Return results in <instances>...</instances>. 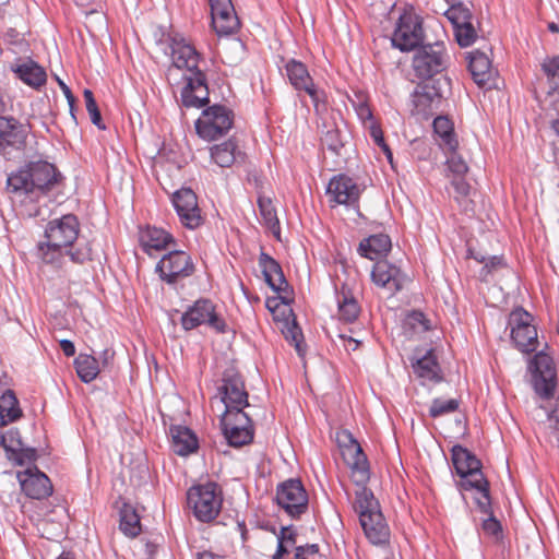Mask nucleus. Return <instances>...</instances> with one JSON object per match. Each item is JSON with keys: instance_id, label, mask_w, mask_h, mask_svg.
Wrapping results in <instances>:
<instances>
[{"instance_id": "1", "label": "nucleus", "mask_w": 559, "mask_h": 559, "mask_svg": "<svg viewBox=\"0 0 559 559\" xmlns=\"http://www.w3.org/2000/svg\"><path fill=\"white\" fill-rule=\"evenodd\" d=\"M171 51L173 67L185 69V85L180 92L181 105L186 108H202L209 102L206 74L199 68L201 53L181 34H168L166 38Z\"/></svg>"}, {"instance_id": "2", "label": "nucleus", "mask_w": 559, "mask_h": 559, "mask_svg": "<svg viewBox=\"0 0 559 559\" xmlns=\"http://www.w3.org/2000/svg\"><path fill=\"white\" fill-rule=\"evenodd\" d=\"M61 179L56 166L47 160H31L7 179L8 191L15 197H29L32 200L52 190Z\"/></svg>"}, {"instance_id": "3", "label": "nucleus", "mask_w": 559, "mask_h": 559, "mask_svg": "<svg viewBox=\"0 0 559 559\" xmlns=\"http://www.w3.org/2000/svg\"><path fill=\"white\" fill-rule=\"evenodd\" d=\"M35 257L41 270L49 267L55 272L68 276L67 258L73 264L84 265L93 261V249L90 241H79L76 248L67 249L44 240L36 245Z\"/></svg>"}, {"instance_id": "4", "label": "nucleus", "mask_w": 559, "mask_h": 559, "mask_svg": "<svg viewBox=\"0 0 559 559\" xmlns=\"http://www.w3.org/2000/svg\"><path fill=\"white\" fill-rule=\"evenodd\" d=\"M354 508L366 537L373 545H382L389 539V527L380 510V504L369 488L357 489Z\"/></svg>"}, {"instance_id": "5", "label": "nucleus", "mask_w": 559, "mask_h": 559, "mask_svg": "<svg viewBox=\"0 0 559 559\" xmlns=\"http://www.w3.org/2000/svg\"><path fill=\"white\" fill-rule=\"evenodd\" d=\"M188 506L201 522L214 520L222 508V498L217 493V485L206 483L191 487L187 492Z\"/></svg>"}, {"instance_id": "6", "label": "nucleus", "mask_w": 559, "mask_h": 559, "mask_svg": "<svg viewBox=\"0 0 559 559\" xmlns=\"http://www.w3.org/2000/svg\"><path fill=\"white\" fill-rule=\"evenodd\" d=\"M234 114L223 105H213L202 111L195 121L198 135L206 141H214L225 135L233 127Z\"/></svg>"}, {"instance_id": "7", "label": "nucleus", "mask_w": 559, "mask_h": 559, "mask_svg": "<svg viewBox=\"0 0 559 559\" xmlns=\"http://www.w3.org/2000/svg\"><path fill=\"white\" fill-rule=\"evenodd\" d=\"M155 271L163 282L175 285L179 281L192 276L195 272V264L189 253L174 248L162 257Z\"/></svg>"}, {"instance_id": "8", "label": "nucleus", "mask_w": 559, "mask_h": 559, "mask_svg": "<svg viewBox=\"0 0 559 559\" xmlns=\"http://www.w3.org/2000/svg\"><path fill=\"white\" fill-rule=\"evenodd\" d=\"M448 56L442 41L424 45L418 48L413 58V69L419 79L428 80L445 70Z\"/></svg>"}, {"instance_id": "9", "label": "nucleus", "mask_w": 559, "mask_h": 559, "mask_svg": "<svg viewBox=\"0 0 559 559\" xmlns=\"http://www.w3.org/2000/svg\"><path fill=\"white\" fill-rule=\"evenodd\" d=\"M285 70L289 83L296 91H302L309 95L317 112L326 109V94L316 86L305 63L289 59L285 64Z\"/></svg>"}, {"instance_id": "10", "label": "nucleus", "mask_w": 559, "mask_h": 559, "mask_svg": "<svg viewBox=\"0 0 559 559\" xmlns=\"http://www.w3.org/2000/svg\"><path fill=\"white\" fill-rule=\"evenodd\" d=\"M222 383L218 385L221 402L225 406L223 414L243 412L249 406L248 392L246 391L242 377L233 368L226 369L222 376Z\"/></svg>"}, {"instance_id": "11", "label": "nucleus", "mask_w": 559, "mask_h": 559, "mask_svg": "<svg viewBox=\"0 0 559 559\" xmlns=\"http://www.w3.org/2000/svg\"><path fill=\"white\" fill-rule=\"evenodd\" d=\"M181 326L185 331H191L202 324H207L218 333L226 332V323L216 311L212 300L200 298L182 313Z\"/></svg>"}, {"instance_id": "12", "label": "nucleus", "mask_w": 559, "mask_h": 559, "mask_svg": "<svg viewBox=\"0 0 559 559\" xmlns=\"http://www.w3.org/2000/svg\"><path fill=\"white\" fill-rule=\"evenodd\" d=\"M532 322V314L523 308L514 309L509 317L511 340L523 353H533L538 346L537 330Z\"/></svg>"}, {"instance_id": "13", "label": "nucleus", "mask_w": 559, "mask_h": 559, "mask_svg": "<svg viewBox=\"0 0 559 559\" xmlns=\"http://www.w3.org/2000/svg\"><path fill=\"white\" fill-rule=\"evenodd\" d=\"M223 435L230 447L239 448L253 440L254 429L251 418L245 412L222 414L219 419Z\"/></svg>"}, {"instance_id": "14", "label": "nucleus", "mask_w": 559, "mask_h": 559, "mask_svg": "<svg viewBox=\"0 0 559 559\" xmlns=\"http://www.w3.org/2000/svg\"><path fill=\"white\" fill-rule=\"evenodd\" d=\"M423 36L420 19L412 12L404 11L396 22L391 40L393 47L401 51H411L421 44Z\"/></svg>"}, {"instance_id": "15", "label": "nucleus", "mask_w": 559, "mask_h": 559, "mask_svg": "<svg viewBox=\"0 0 559 559\" xmlns=\"http://www.w3.org/2000/svg\"><path fill=\"white\" fill-rule=\"evenodd\" d=\"M276 502L289 516L297 519L308 509V493L299 479L290 478L277 486Z\"/></svg>"}, {"instance_id": "16", "label": "nucleus", "mask_w": 559, "mask_h": 559, "mask_svg": "<svg viewBox=\"0 0 559 559\" xmlns=\"http://www.w3.org/2000/svg\"><path fill=\"white\" fill-rule=\"evenodd\" d=\"M26 138L27 130L19 120L0 116V154L4 158L17 157L25 148Z\"/></svg>"}, {"instance_id": "17", "label": "nucleus", "mask_w": 559, "mask_h": 559, "mask_svg": "<svg viewBox=\"0 0 559 559\" xmlns=\"http://www.w3.org/2000/svg\"><path fill=\"white\" fill-rule=\"evenodd\" d=\"M80 235V223L74 214H66L49 221L46 225L45 240L63 248H76Z\"/></svg>"}, {"instance_id": "18", "label": "nucleus", "mask_w": 559, "mask_h": 559, "mask_svg": "<svg viewBox=\"0 0 559 559\" xmlns=\"http://www.w3.org/2000/svg\"><path fill=\"white\" fill-rule=\"evenodd\" d=\"M534 389L543 399H550L557 385L556 368L552 358L544 352H538L531 361Z\"/></svg>"}, {"instance_id": "19", "label": "nucleus", "mask_w": 559, "mask_h": 559, "mask_svg": "<svg viewBox=\"0 0 559 559\" xmlns=\"http://www.w3.org/2000/svg\"><path fill=\"white\" fill-rule=\"evenodd\" d=\"M22 492L33 500H45L53 492L50 478L37 466H28L16 473Z\"/></svg>"}, {"instance_id": "20", "label": "nucleus", "mask_w": 559, "mask_h": 559, "mask_svg": "<svg viewBox=\"0 0 559 559\" xmlns=\"http://www.w3.org/2000/svg\"><path fill=\"white\" fill-rule=\"evenodd\" d=\"M174 207L182 225L189 229L198 228L203 223L197 194L190 188H182L173 195Z\"/></svg>"}, {"instance_id": "21", "label": "nucleus", "mask_w": 559, "mask_h": 559, "mask_svg": "<svg viewBox=\"0 0 559 559\" xmlns=\"http://www.w3.org/2000/svg\"><path fill=\"white\" fill-rule=\"evenodd\" d=\"M348 444L344 455L348 456L347 463L352 471V478L358 489L368 488L366 485L370 479V468L367 455L364 453L359 442L350 433L346 435Z\"/></svg>"}, {"instance_id": "22", "label": "nucleus", "mask_w": 559, "mask_h": 559, "mask_svg": "<svg viewBox=\"0 0 559 559\" xmlns=\"http://www.w3.org/2000/svg\"><path fill=\"white\" fill-rule=\"evenodd\" d=\"M212 26L219 36L235 33L239 27V19L231 0H209Z\"/></svg>"}, {"instance_id": "23", "label": "nucleus", "mask_w": 559, "mask_h": 559, "mask_svg": "<svg viewBox=\"0 0 559 559\" xmlns=\"http://www.w3.org/2000/svg\"><path fill=\"white\" fill-rule=\"evenodd\" d=\"M330 202L340 205H356L360 197V188L356 181L343 174L333 176L326 187Z\"/></svg>"}, {"instance_id": "24", "label": "nucleus", "mask_w": 559, "mask_h": 559, "mask_svg": "<svg viewBox=\"0 0 559 559\" xmlns=\"http://www.w3.org/2000/svg\"><path fill=\"white\" fill-rule=\"evenodd\" d=\"M451 460L455 473L462 478L461 480H478L486 478L481 472V462L477 456L466 448L455 444L451 449Z\"/></svg>"}, {"instance_id": "25", "label": "nucleus", "mask_w": 559, "mask_h": 559, "mask_svg": "<svg viewBox=\"0 0 559 559\" xmlns=\"http://www.w3.org/2000/svg\"><path fill=\"white\" fill-rule=\"evenodd\" d=\"M10 70L16 79L34 90H40L47 82V73L32 58H17L10 64Z\"/></svg>"}, {"instance_id": "26", "label": "nucleus", "mask_w": 559, "mask_h": 559, "mask_svg": "<svg viewBox=\"0 0 559 559\" xmlns=\"http://www.w3.org/2000/svg\"><path fill=\"white\" fill-rule=\"evenodd\" d=\"M371 280L377 286L395 294L403 288L406 275L388 261H378L371 271Z\"/></svg>"}, {"instance_id": "27", "label": "nucleus", "mask_w": 559, "mask_h": 559, "mask_svg": "<svg viewBox=\"0 0 559 559\" xmlns=\"http://www.w3.org/2000/svg\"><path fill=\"white\" fill-rule=\"evenodd\" d=\"M411 364L414 373L423 383H438L442 381L441 368L433 349H428L424 354L416 350L414 356L411 358Z\"/></svg>"}, {"instance_id": "28", "label": "nucleus", "mask_w": 559, "mask_h": 559, "mask_svg": "<svg viewBox=\"0 0 559 559\" xmlns=\"http://www.w3.org/2000/svg\"><path fill=\"white\" fill-rule=\"evenodd\" d=\"M140 246L146 254L153 255L154 251H162L176 247L174 236L163 228L146 226L139 231Z\"/></svg>"}, {"instance_id": "29", "label": "nucleus", "mask_w": 559, "mask_h": 559, "mask_svg": "<svg viewBox=\"0 0 559 559\" xmlns=\"http://www.w3.org/2000/svg\"><path fill=\"white\" fill-rule=\"evenodd\" d=\"M413 104L418 114L432 115L442 99V93L433 83L418 84L412 94Z\"/></svg>"}, {"instance_id": "30", "label": "nucleus", "mask_w": 559, "mask_h": 559, "mask_svg": "<svg viewBox=\"0 0 559 559\" xmlns=\"http://www.w3.org/2000/svg\"><path fill=\"white\" fill-rule=\"evenodd\" d=\"M259 266L262 271L265 283L275 293H286L289 288L281 264L271 255L261 251Z\"/></svg>"}, {"instance_id": "31", "label": "nucleus", "mask_w": 559, "mask_h": 559, "mask_svg": "<svg viewBox=\"0 0 559 559\" xmlns=\"http://www.w3.org/2000/svg\"><path fill=\"white\" fill-rule=\"evenodd\" d=\"M174 452L180 456L191 454L198 449V439L188 427L173 425L169 428Z\"/></svg>"}, {"instance_id": "32", "label": "nucleus", "mask_w": 559, "mask_h": 559, "mask_svg": "<svg viewBox=\"0 0 559 559\" xmlns=\"http://www.w3.org/2000/svg\"><path fill=\"white\" fill-rule=\"evenodd\" d=\"M335 294L340 319L347 323L356 321L360 313V306L352 290L343 284L341 288H335Z\"/></svg>"}, {"instance_id": "33", "label": "nucleus", "mask_w": 559, "mask_h": 559, "mask_svg": "<svg viewBox=\"0 0 559 559\" xmlns=\"http://www.w3.org/2000/svg\"><path fill=\"white\" fill-rule=\"evenodd\" d=\"M391 239L385 234L371 235L362 239L358 246V253L369 260H377L391 250Z\"/></svg>"}, {"instance_id": "34", "label": "nucleus", "mask_w": 559, "mask_h": 559, "mask_svg": "<svg viewBox=\"0 0 559 559\" xmlns=\"http://www.w3.org/2000/svg\"><path fill=\"white\" fill-rule=\"evenodd\" d=\"M210 151L212 160L222 168L231 167L239 158L243 157L237 143L231 139L213 145Z\"/></svg>"}, {"instance_id": "35", "label": "nucleus", "mask_w": 559, "mask_h": 559, "mask_svg": "<svg viewBox=\"0 0 559 559\" xmlns=\"http://www.w3.org/2000/svg\"><path fill=\"white\" fill-rule=\"evenodd\" d=\"M432 127L439 146L442 150L454 152L457 147V140L452 121L445 116H438L435 118Z\"/></svg>"}, {"instance_id": "36", "label": "nucleus", "mask_w": 559, "mask_h": 559, "mask_svg": "<svg viewBox=\"0 0 559 559\" xmlns=\"http://www.w3.org/2000/svg\"><path fill=\"white\" fill-rule=\"evenodd\" d=\"M468 70L474 82L479 86H485L490 80L491 62L489 58L480 51L468 53Z\"/></svg>"}, {"instance_id": "37", "label": "nucleus", "mask_w": 559, "mask_h": 559, "mask_svg": "<svg viewBox=\"0 0 559 559\" xmlns=\"http://www.w3.org/2000/svg\"><path fill=\"white\" fill-rule=\"evenodd\" d=\"M456 486L459 489L465 491L471 489L477 490L480 493V497L476 498L475 502L479 511L486 515L492 513L489 481L486 478L479 477L478 480H460L456 483Z\"/></svg>"}, {"instance_id": "38", "label": "nucleus", "mask_w": 559, "mask_h": 559, "mask_svg": "<svg viewBox=\"0 0 559 559\" xmlns=\"http://www.w3.org/2000/svg\"><path fill=\"white\" fill-rule=\"evenodd\" d=\"M23 415L13 390H5L0 396V427L19 420Z\"/></svg>"}, {"instance_id": "39", "label": "nucleus", "mask_w": 559, "mask_h": 559, "mask_svg": "<svg viewBox=\"0 0 559 559\" xmlns=\"http://www.w3.org/2000/svg\"><path fill=\"white\" fill-rule=\"evenodd\" d=\"M430 328V321L419 310L408 312L402 322L403 332L409 338L426 333Z\"/></svg>"}, {"instance_id": "40", "label": "nucleus", "mask_w": 559, "mask_h": 559, "mask_svg": "<svg viewBox=\"0 0 559 559\" xmlns=\"http://www.w3.org/2000/svg\"><path fill=\"white\" fill-rule=\"evenodd\" d=\"M74 367L78 373V377L84 383H90L96 379L99 373V364L98 360L88 354H79L74 359Z\"/></svg>"}, {"instance_id": "41", "label": "nucleus", "mask_w": 559, "mask_h": 559, "mask_svg": "<svg viewBox=\"0 0 559 559\" xmlns=\"http://www.w3.org/2000/svg\"><path fill=\"white\" fill-rule=\"evenodd\" d=\"M258 207L263 224L272 231L274 236L278 237L281 233L280 221L272 200L267 197L260 195L258 198Z\"/></svg>"}, {"instance_id": "42", "label": "nucleus", "mask_w": 559, "mask_h": 559, "mask_svg": "<svg viewBox=\"0 0 559 559\" xmlns=\"http://www.w3.org/2000/svg\"><path fill=\"white\" fill-rule=\"evenodd\" d=\"M119 527L124 535L130 537H135L141 532L140 516L135 509L128 503H123L120 509Z\"/></svg>"}, {"instance_id": "43", "label": "nucleus", "mask_w": 559, "mask_h": 559, "mask_svg": "<svg viewBox=\"0 0 559 559\" xmlns=\"http://www.w3.org/2000/svg\"><path fill=\"white\" fill-rule=\"evenodd\" d=\"M7 459L14 465L19 466H36L35 462L38 459V453L35 448L26 447L24 443L16 448L14 453H10Z\"/></svg>"}, {"instance_id": "44", "label": "nucleus", "mask_w": 559, "mask_h": 559, "mask_svg": "<svg viewBox=\"0 0 559 559\" xmlns=\"http://www.w3.org/2000/svg\"><path fill=\"white\" fill-rule=\"evenodd\" d=\"M445 17L450 21L453 28L472 21V12L463 3L451 5L444 12Z\"/></svg>"}, {"instance_id": "45", "label": "nucleus", "mask_w": 559, "mask_h": 559, "mask_svg": "<svg viewBox=\"0 0 559 559\" xmlns=\"http://www.w3.org/2000/svg\"><path fill=\"white\" fill-rule=\"evenodd\" d=\"M460 406V401L456 399L442 400L435 399L429 407V416L437 418L450 413L455 412Z\"/></svg>"}, {"instance_id": "46", "label": "nucleus", "mask_w": 559, "mask_h": 559, "mask_svg": "<svg viewBox=\"0 0 559 559\" xmlns=\"http://www.w3.org/2000/svg\"><path fill=\"white\" fill-rule=\"evenodd\" d=\"M453 29L455 39L461 47H469L477 38V33L472 24V21L459 25Z\"/></svg>"}, {"instance_id": "47", "label": "nucleus", "mask_w": 559, "mask_h": 559, "mask_svg": "<svg viewBox=\"0 0 559 559\" xmlns=\"http://www.w3.org/2000/svg\"><path fill=\"white\" fill-rule=\"evenodd\" d=\"M86 110L90 114L91 121L100 130H105L106 127L103 124L102 115L95 100L94 94L91 90H84L83 92Z\"/></svg>"}, {"instance_id": "48", "label": "nucleus", "mask_w": 559, "mask_h": 559, "mask_svg": "<svg viewBox=\"0 0 559 559\" xmlns=\"http://www.w3.org/2000/svg\"><path fill=\"white\" fill-rule=\"evenodd\" d=\"M542 70L552 85V90L559 91V56L546 58L542 63Z\"/></svg>"}, {"instance_id": "49", "label": "nucleus", "mask_w": 559, "mask_h": 559, "mask_svg": "<svg viewBox=\"0 0 559 559\" xmlns=\"http://www.w3.org/2000/svg\"><path fill=\"white\" fill-rule=\"evenodd\" d=\"M321 143L323 147H326L335 155H341V151L344 146L343 141L341 139V133L337 129L328 130L322 136Z\"/></svg>"}, {"instance_id": "50", "label": "nucleus", "mask_w": 559, "mask_h": 559, "mask_svg": "<svg viewBox=\"0 0 559 559\" xmlns=\"http://www.w3.org/2000/svg\"><path fill=\"white\" fill-rule=\"evenodd\" d=\"M284 336L287 341L294 344L298 354H301V329L297 325L295 320L292 323H287L286 329L283 331Z\"/></svg>"}, {"instance_id": "51", "label": "nucleus", "mask_w": 559, "mask_h": 559, "mask_svg": "<svg viewBox=\"0 0 559 559\" xmlns=\"http://www.w3.org/2000/svg\"><path fill=\"white\" fill-rule=\"evenodd\" d=\"M506 261L503 255H492L488 257L485 265L480 271V276L485 280L487 275L492 274L493 272L504 267Z\"/></svg>"}, {"instance_id": "52", "label": "nucleus", "mask_w": 559, "mask_h": 559, "mask_svg": "<svg viewBox=\"0 0 559 559\" xmlns=\"http://www.w3.org/2000/svg\"><path fill=\"white\" fill-rule=\"evenodd\" d=\"M319 546L317 544H307L298 546L295 549L296 559H321Z\"/></svg>"}, {"instance_id": "53", "label": "nucleus", "mask_w": 559, "mask_h": 559, "mask_svg": "<svg viewBox=\"0 0 559 559\" xmlns=\"http://www.w3.org/2000/svg\"><path fill=\"white\" fill-rule=\"evenodd\" d=\"M452 155L448 158L447 165L451 173L455 176H463L468 170V166L465 160L454 152H451Z\"/></svg>"}, {"instance_id": "54", "label": "nucleus", "mask_w": 559, "mask_h": 559, "mask_svg": "<svg viewBox=\"0 0 559 559\" xmlns=\"http://www.w3.org/2000/svg\"><path fill=\"white\" fill-rule=\"evenodd\" d=\"M354 107H355V110H356V114L358 116V118L364 122V123H371V121H376L373 119V115H372V111L370 109V107L368 106V104L364 100H359L358 103H353Z\"/></svg>"}, {"instance_id": "55", "label": "nucleus", "mask_w": 559, "mask_h": 559, "mask_svg": "<svg viewBox=\"0 0 559 559\" xmlns=\"http://www.w3.org/2000/svg\"><path fill=\"white\" fill-rule=\"evenodd\" d=\"M483 530L488 535L497 537L501 533L502 527L500 522L493 516V513H491L488 514V518L486 520H484Z\"/></svg>"}, {"instance_id": "56", "label": "nucleus", "mask_w": 559, "mask_h": 559, "mask_svg": "<svg viewBox=\"0 0 559 559\" xmlns=\"http://www.w3.org/2000/svg\"><path fill=\"white\" fill-rule=\"evenodd\" d=\"M452 187L454 188L457 195L464 198L469 194L471 186L463 178V176H455L451 181Z\"/></svg>"}, {"instance_id": "57", "label": "nucleus", "mask_w": 559, "mask_h": 559, "mask_svg": "<svg viewBox=\"0 0 559 559\" xmlns=\"http://www.w3.org/2000/svg\"><path fill=\"white\" fill-rule=\"evenodd\" d=\"M368 133L370 138L373 140V142L381 147L383 144H385L384 136L382 129L377 123V121H371V123L368 124Z\"/></svg>"}, {"instance_id": "58", "label": "nucleus", "mask_w": 559, "mask_h": 559, "mask_svg": "<svg viewBox=\"0 0 559 559\" xmlns=\"http://www.w3.org/2000/svg\"><path fill=\"white\" fill-rule=\"evenodd\" d=\"M57 81H58V84H59L62 93L64 94V98H67V102L69 104L71 117L75 120V115H74L75 97H74L73 93L71 92L70 87L62 80L57 78Z\"/></svg>"}, {"instance_id": "59", "label": "nucleus", "mask_w": 559, "mask_h": 559, "mask_svg": "<svg viewBox=\"0 0 559 559\" xmlns=\"http://www.w3.org/2000/svg\"><path fill=\"white\" fill-rule=\"evenodd\" d=\"M60 348L67 357H72L75 354V346L70 340H61L59 342Z\"/></svg>"}, {"instance_id": "60", "label": "nucleus", "mask_w": 559, "mask_h": 559, "mask_svg": "<svg viewBox=\"0 0 559 559\" xmlns=\"http://www.w3.org/2000/svg\"><path fill=\"white\" fill-rule=\"evenodd\" d=\"M288 554V549L284 543V536H277V548L275 554L272 556L277 559H283L284 555Z\"/></svg>"}, {"instance_id": "61", "label": "nucleus", "mask_w": 559, "mask_h": 559, "mask_svg": "<svg viewBox=\"0 0 559 559\" xmlns=\"http://www.w3.org/2000/svg\"><path fill=\"white\" fill-rule=\"evenodd\" d=\"M295 530L293 526H284L278 536H284V543L295 542Z\"/></svg>"}, {"instance_id": "62", "label": "nucleus", "mask_w": 559, "mask_h": 559, "mask_svg": "<svg viewBox=\"0 0 559 559\" xmlns=\"http://www.w3.org/2000/svg\"><path fill=\"white\" fill-rule=\"evenodd\" d=\"M197 559H224L222 556H217L211 551H202L197 554Z\"/></svg>"}, {"instance_id": "63", "label": "nucleus", "mask_w": 559, "mask_h": 559, "mask_svg": "<svg viewBox=\"0 0 559 559\" xmlns=\"http://www.w3.org/2000/svg\"><path fill=\"white\" fill-rule=\"evenodd\" d=\"M380 148L384 153V155H385L386 159L389 160V163L392 165V163H393V154H392V151L389 147V145L385 143Z\"/></svg>"}, {"instance_id": "64", "label": "nucleus", "mask_w": 559, "mask_h": 559, "mask_svg": "<svg viewBox=\"0 0 559 559\" xmlns=\"http://www.w3.org/2000/svg\"><path fill=\"white\" fill-rule=\"evenodd\" d=\"M471 257H472L474 260H476L478 263H481V264H484V265H485L486 260H487V257H485V255H483V254H479V253L474 254V253H472V252H471Z\"/></svg>"}]
</instances>
